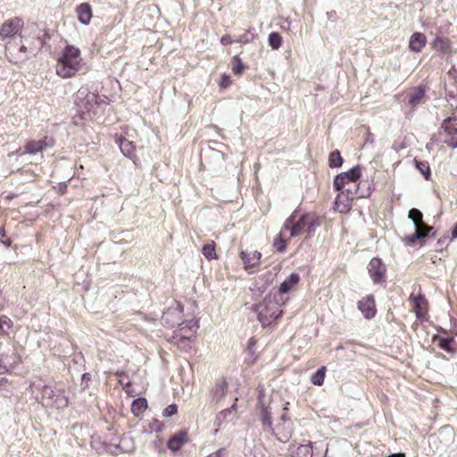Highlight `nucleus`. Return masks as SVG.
<instances>
[{"mask_svg":"<svg viewBox=\"0 0 457 457\" xmlns=\"http://www.w3.org/2000/svg\"><path fill=\"white\" fill-rule=\"evenodd\" d=\"M280 420L283 422H286V421H287L289 420V418L287 417V415L286 413H284V414L281 415Z\"/></svg>","mask_w":457,"mask_h":457,"instance_id":"obj_49","label":"nucleus"},{"mask_svg":"<svg viewBox=\"0 0 457 457\" xmlns=\"http://www.w3.org/2000/svg\"><path fill=\"white\" fill-rule=\"evenodd\" d=\"M22 152H23V150L19 149V150H17V151L15 152V154H16V155H18V156H22L23 154H21V153H22Z\"/></svg>","mask_w":457,"mask_h":457,"instance_id":"obj_53","label":"nucleus"},{"mask_svg":"<svg viewBox=\"0 0 457 457\" xmlns=\"http://www.w3.org/2000/svg\"><path fill=\"white\" fill-rule=\"evenodd\" d=\"M223 452H224V449H219L216 452L209 454L207 457H221V454Z\"/></svg>","mask_w":457,"mask_h":457,"instance_id":"obj_46","label":"nucleus"},{"mask_svg":"<svg viewBox=\"0 0 457 457\" xmlns=\"http://www.w3.org/2000/svg\"><path fill=\"white\" fill-rule=\"evenodd\" d=\"M147 409V401L145 398L139 397L135 399L131 404V411L135 416H139Z\"/></svg>","mask_w":457,"mask_h":457,"instance_id":"obj_30","label":"nucleus"},{"mask_svg":"<svg viewBox=\"0 0 457 457\" xmlns=\"http://www.w3.org/2000/svg\"><path fill=\"white\" fill-rule=\"evenodd\" d=\"M181 323H183V325L179 326V331L181 332L180 335L182 337L187 339H189L190 337L193 336L199 328V323L197 320H189L185 322L181 320Z\"/></svg>","mask_w":457,"mask_h":457,"instance_id":"obj_26","label":"nucleus"},{"mask_svg":"<svg viewBox=\"0 0 457 457\" xmlns=\"http://www.w3.org/2000/svg\"><path fill=\"white\" fill-rule=\"evenodd\" d=\"M297 211H295L285 221V229L288 230V237H295L305 234L306 238L314 235L315 229L320 225L318 219L311 214L304 213L297 220Z\"/></svg>","mask_w":457,"mask_h":457,"instance_id":"obj_1","label":"nucleus"},{"mask_svg":"<svg viewBox=\"0 0 457 457\" xmlns=\"http://www.w3.org/2000/svg\"><path fill=\"white\" fill-rule=\"evenodd\" d=\"M427 38L423 33L415 32L411 36L409 48L411 52L420 53L426 46Z\"/></svg>","mask_w":457,"mask_h":457,"instance_id":"obj_18","label":"nucleus"},{"mask_svg":"<svg viewBox=\"0 0 457 457\" xmlns=\"http://www.w3.org/2000/svg\"><path fill=\"white\" fill-rule=\"evenodd\" d=\"M268 40H269L270 46L274 50H277L281 46L282 37H281L280 34L278 32H271L269 35Z\"/></svg>","mask_w":457,"mask_h":457,"instance_id":"obj_36","label":"nucleus"},{"mask_svg":"<svg viewBox=\"0 0 457 457\" xmlns=\"http://www.w3.org/2000/svg\"><path fill=\"white\" fill-rule=\"evenodd\" d=\"M452 237L457 238V223L454 225L453 231H452Z\"/></svg>","mask_w":457,"mask_h":457,"instance_id":"obj_48","label":"nucleus"},{"mask_svg":"<svg viewBox=\"0 0 457 457\" xmlns=\"http://www.w3.org/2000/svg\"><path fill=\"white\" fill-rule=\"evenodd\" d=\"M6 370L5 367H0V373H4V371Z\"/></svg>","mask_w":457,"mask_h":457,"instance_id":"obj_54","label":"nucleus"},{"mask_svg":"<svg viewBox=\"0 0 457 457\" xmlns=\"http://www.w3.org/2000/svg\"><path fill=\"white\" fill-rule=\"evenodd\" d=\"M257 406H258V408H260V411H263V409H270V405L267 404L265 403V401H264V395H262V394H260L259 396H258Z\"/></svg>","mask_w":457,"mask_h":457,"instance_id":"obj_43","label":"nucleus"},{"mask_svg":"<svg viewBox=\"0 0 457 457\" xmlns=\"http://www.w3.org/2000/svg\"><path fill=\"white\" fill-rule=\"evenodd\" d=\"M80 50L71 45H67L62 49L56 64V73L68 79L74 76L80 69Z\"/></svg>","mask_w":457,"mask_h":457,"instance_id":"obj_2","label":"nucleus"},{"mask_svg":"<svg viewBox=\"0 0 457 457\" xmlns=\"http://www.w3.org/2000/svg\"><path fill=\"white\" fill-rule=\"evenodd\" d=\"M12 326V322L7 316L3 315L0 317V335L6 334Z\"/></svg>","mask_w":457,"mask_h":457,"instance_id":"obj_39","label":"nucleus"},{"mask_svg":"<svg viewBox=\"0 0 457 457\" xmlns=\"http://www.w3.org/2000/svg\"><path fill=\"white\" fill-rule=\"evenodd\" d=\"M23 21L19 17L7 20L0 27V40L15 36L21 30Z\"/></svg>","mask_w":457,"mask_h":457,"instance_id":"obj_11","label":"nucleus"},{"mask_svg":"<svg viewBox=\"0 0 457 457\" xmlns=\"http://www.w3.org/2000/svg\"><path fill=\"white\" fill-rule=\"evenodd\" d=\"M387 457H405L403 453H393Z\"/></svg>","mask_w":457,"mask_h":457,"instance_id":"obj_50","label":"nucleus"},{"mask_svg":"<svg viewBox=\"0 0 457 457\" xmlns=\"http://www.w3.org/2000/svg\"><path fill=\"white\" fill-rule=\"evenodd\" d=\"M260 420L262 422L263 431L270 432L271 435L275 436L278 441L285 443L291 436L290 433L279 436V434L275 431L272 428V416L270 409H263V411H260Z\"/></svg>","mask_w":457,"mask_h":457,"instance_id":"obj_13","label":"nucleus"},{"mask_svg":"<svg viewBox=\"0 0 457 457\" xmlns=\"http://www.w3.org/2000/svg\"><path fill=\"white\" fill-rule=\"evenodd\" d=\"M366 183L367 182H361L358 186H356L354 183L346 185L343 190H339L341 193L337 196L335 204L337 205V207L342 204L345 209H347L354 196L365 197L369 195L370 194V187L368 188L367 194L364 192H360V185Z\"/></svg>","mask_w":457,"mask_h":457,"instance_id":"obj_4","label":"nucleus"},{"mask_svg":"<svg viewBox=\"0 0 457 457\" xmlns=\"http://www.w3.org/2000/svg\"><path fill=\"white\" fill-rule=\"evenodd\" d=\"M240 258L242 259L245 269L249 270L256 267L260 263L262 253L259 251H241Z\"/></svg>","mask_w":457,"mask_h":457,"instance_id":"obj_16","label":"nucleus"},{"mask_svg":"<svg viewBox=\"0 0 457 457\" xmlns=\"http://www.w3.org/2000/svg\"><path fill=\"white\" fill-rule=\"evenodd\" d=\"M253 37H254L253 34L245 32L239 37L238 42H240L242 44H247V43L252 42L253 40Z\"/></svg>","mask_w":457,"mask_h":457,"instance_id":"obj_42","label":"nucleus"},{"mask_svg":"<svg viewBox=\"0 0 457 457\" xmlns=\"http://www.w3.org/2000/svg\"><path fill=\"white\" fill-rule=\"evenodd\" d=\"M89 378H90V375L88 373H85L82 376V379H89Z\"/></svg>","mask_w":457,"mask_h":457,"instance_id":"obj_52","label":"nucleus"},{"mask_svg":"<svg viewBox=\"0 0 457 457\" xmlns=\"http://www.w3.org/2000/svg\"><path fill=\"white\" fill-rule=\"evenodd\" d=\"M67 189V184L66 183H60L58 185V190L61 194H64Z\"/></svg>","mask_w":457,"mask_h":457,"instance_id":"obj_47","label":"nucleus"},{"mask_svg":"<svg viewBox=\"0 0 457 457\" xmlns=\"http://www.w3.org/2000/svg\"><path fill=\"white\" fill-rule=\"evenodd\" d=\"M245 69V66L238 56H234L232 60V71L235 74L240 75Z\"/></svg>","mask_w":457,"mask_h":457,"instance_id":"obj_40","label":"nucleus"},{"mask_svg":"<svg viewBox=\"0 0 457 457\" xmlns=\"http://www.w3.org/2000/svg\"><path fill=\"white\" fill-rule=\"evenodd\" d=\"M54 141L52 138L46 137L42 140H29L25 145L23 152L21 154H30L36 155L37 154H42L47 148L53 147Z\"/></svg>","mask_w":457,"mask_h":457,"instance_id":"obj_9","label":"nucleus"},{"mask_svg":"<svg viewBox=\"0 0 457 457\" xmlns=\"http://www.w3.org/2000/svg\"><path fill=\"white\" fill-rule=\"evenodd\" d=\"M249 344H250V345H253V344H254V342H253V338H251V339L249 340Z\"/></svg>","mask_w":457,"mask_h":457,"instance_id":"obj_55","label":"nucleus"},{"mask_svg":"<svg viewBox=\"0 0 457 457\" xmlns=\"http://www.w3.org/2000/svg\"><path fill=\"white\" fill-rule=\"evenodd\" d=\"M438 346L447 353H451V344L453 342V337H438Z\"/></svg>","mask_w":457,"mask_h":457,"instance_id":"obj_38","label":"nucleus"},{"mask_svg":"<svg viewBox=\"0 0 457 457\" xmlns=\"http://www.w3.org/2000/svg\"><path fill=\"white\" fill-rule=\"evenodd\" d=\"M152 429L155 431H161L162 430V425L158 420H154L153 425L151 426Z\"/></svg>","mask_w":457,"mask_h":457,"instance_id":"obj_45","label":"nucleus"},{"mask_svg":"<svg viewBox=\"0 0 457 457\" xmlns=\"http://www.w3.org/2000/svg\"><path fill=\"white\" fill-rule=\"evenodd\" d=\"M429 440L436 441V438L435 437H429Z\"/></svg>","mask_w":457,"mask_h":457,"instance_id":"obj_56","label":"nucleus"},{"mask_svg":"<svg viewBox=\"0 0 457 457\" xmlns=\"http://www.w3.org/2000/svg\"><path fill=\"white\" fill-rule=\"evenodd\" d=\"M76 12L79 22L85 25L89 24L92 18V9L88 4L84 3L79 4L76 9Z\"/></svg>","mask_w":457,"mask_h":457,"instance_id":"obj_23","label":"nucleus"},{"mask_svg":"<svg viewBox=\"0 0 457 457\" xmlns=\"http://www.w3.org/2000/svg\"><path fill=\"white\" fill-rule=\"evenodd\" d=\"M416 168L420 171V173L424 176L425 179H429L430 178V168L427 162H420L414 160Z\"/></svg>","mask_w":457,"mask_h":457,"instance_id":"obj_37","label":"nucleus"},{"mask_svg":"<svg viewBox=\"0 0 457 457\" xmlns=\"http://www.w3.org/2000/svg\"><path fill=\"white\" fill-rule=\"evenodd\" d=\"M361 174V167L356 165L348 171L337 175L333 183L335 190H343L346 185L355 183L360 179Z\"/></svg>","mask_w":457,"mask_h":457,"instance_id":"obj_8","label":"nucleus"},{"mask_svg":"<svg viewBox=\"0 0 457 457\" xmlns=\"http://www.w3.org/2000/svg\"><path fill=\"white\" fill-rule=\"evenodd\" d=\"M455 119L448 117L444 120L441 125L440 135L444 137L443 142L452 148H457V122L453 123Z\"/></svg>","mask_w":457,"mask_h":457,"instance_id":"obj_7","label":"nucleus"},{"mask_svg":"<svg viewBox=\"0 0 457 457\" xmlns=\"http://www.w3.org/2000/svg\"><path fill=\"white\" fill-rule=\"evenodd\" d=\"M75 104L84 112H91L98 104V96L88 91L87 87H81L76 93Z\"/></svg>","mask_w":457,"mask_h":457,"instance_id":"obj_5","label":"nucleus"},{"mask_svg":"<svg viewBox=\"0 0 457 457\" xmlns=\"http://www.w3.org/2000/svg\"><path fill=\"white\" fill-rule=\"evenodd\" d=\"M369 274L375 284H380L386 278V265L379 258H372L368 265Z\"/></svg>","mask_w":457,"mask_h":457,"instance_id":"obj_12","label":"nucleus"},{"mask_svg":"<svg viewBox=\"0 0 457 457\" xmlns=\"http://www.w3.org/2000/svg\"><path fill=\"white\" fill-rule=\"evenodd\" d=\"M411 299L413 301L414 312L418 319H422L425 316L423 312L426 304V299L423 295H420L417 296L411 295Z\"/></svg>","mask_w":457,"mask_h":457,"instance_id":"obj_29","label":"nucleus"},{"mask_svg":"<svg viewBox=\"0 0 457 457\" xmlns=\"http://www.w3.org/2000/svg\"><path fill=\"white\" fill-rule=\"evenodd\" d=\"M230 78L228 76L224 75L220 81V87H227L230 84Z\"/></svg>","mask_w":457,"mask_h":457,"instance_id":"obj_44","label":"nucleus"},{"mask_svg":"<svg viewBox=\"0 0 457 457\" xmlns=\"http://www.w3.org/2000/svg\"><path fill=\"white\" fill-rule=\"evenodd\" d=\"M118 143L121 153L136 162V145L133 141L120 137Z\"/></svg>","mask_w":457,"mask_h":457,"instance_id":"obj_19","label":"nucleus"},{"mask_svg":"<svg viewBox=\"0 0 457 457\" xmlns=\"http://www.w3.org/2000/svg\"><path fill=\"white\" fill-rule=\"evenodd\" d=\"M433 47L443 53H446L451 49V42L448 38L437 37L433 42Z\"/></svg>","mask_w":457,"mask_h":457,"instance_id":"obj_32","label":"nucleus"},{"mask_svg":"<svg viewBox=\"0 0 457 457\" xmlns=\"http://www.w3.org/2000/svg\"><path fill=\"white\" fill-rule=\"evenodd\" d=\"M343 164V158L338 150L332 151L328 155V165L330 168H339Z\"/></svg>","mask_w":457,"mask_h":457,"instance_id":"obj_33","label":"nucleus"},{"mask_svg":"<svg viewBox=\"0 0 457 457\" xmlns=\"http://www.w3.org/2000/svg\"><path fill=\"white\" fill-rule=\"evenodd\" d=\"M289 453L293 457H312V445L310 442L304 445H292Z\"/></svg>","mask_w":457,"mask_h":457,"instance_id":"obj_17","label":"nucleus"},{"mask_svg":"<svg viewBox=\"0 0 457 457\" xmlns=\"http://www.w3.org/2000/svg\"><path fill=\"white\" fill-rule=\"evenodd\" d=\"M280 301L281 300L278 298L276 294L268 295L262 302L253 307L262 327L270 325L281 316L283 311L279 303Z\"/></svg>","mask_w":457,"mask_h":457,"instance_id":"obj_3","label":"nucleus"},{"mask_svg":"<svg viewBox=\"0 0 457 457\" xmlns=\"http://www.w3.org/2000/svg\"><path fill=\"white\" fill-rule=\"evenodd\" d=\"M300 280V277L297 273H291L279 286L278 298L282 300V294L288 293L291 288L295 286Z\"/></svg>","mask_w":457,"mask_h":457,"instance_id":"obj_20","label":"nucleus"},{"mask_svg":"<svg viewBox=\"0 0 457 457\" xmlns=\"http://www.w3.org/2000/svg\"><path fill=\"white\" fill-rule=\"evenodd\" d=\"M221 43L225 45V44L229 43V41H228V39L227 38V37H223L221 38Z\"/></svg>","mask_w":457,"mask_h":457,"instance_id":"obj_51","label":"nucleus"},{"mask_svg":"<svg viewBox=\"0 0 457 457\" xmlns=\"http://www.w3.org/2000/svg\"><path fill=\"white\" fill-rule=\"evenodd\" d=\"M44 399L51 401L49 404H53L57 408L64 407L68 404L66 397L61 389L54 388L51 386H45L42 390Z\"/></svg>","mask_w":457,"mask_h":457,"instance_id":"obj_10","label":"nucleus"},{"mask_svg":"<svg viewBox=\"0 0 457 457\" xmlns=\"http://www.w3.org/2000/svg\"><path fill=\"white\" fill-rule=\"evenodd\" d=\"M358 309L366 319H371L376 314L375 300L371 295H367L358 302Z\"/></svg>","mask_w":457,"mask_h":457,"instance_id":"obj_15","label":"nucleus"},{"mask_svg":"<svg viewBox=\"0 0 457 457\" xmlns=\"http://www.w3.org/2000/svg\"><path fill=\"white\" fill-rule=\"evenodd\" d=\"M187 442V433L186 431H180L172 436L168 443L167 446L170 450L176 452L179 451L181 446Z\"/></svg>","mask_w":457,"mask_h":457,"instance_id":"obj_21","label":"nucleus"},{"mask_svg":"<svg viewBox=\"0 0 457 457\" xmlns=\"http://www.w3.org/2000/svg\"><path fill=\"white\" fill-rule=\"evenodd\" d=\"M202 253L208 260L217 259L215 243L212 241L211 244L204 245L202 248Z\"/></svg>","mask_w":457,"mask_h":457,"instance_id":"obj_35","label":"nucleus"},{"mask_svg":"<svg viewBox=\"0 0 457 457\" xmlns=\"http://www.w3.org/2000/svg\"><path fill=\"white\" fill-rule=\"evenodd\" d=\"M183 306L179 302H174L166 311L163 312L162 316V322L169 328L175 326H181Z\"/></svg>","mask_w":457,"mask_h":457,"instance_id":"obj_6","label":"nucleus"},{"mask_svg":"<svg viewBox=\"0 0 457 457\" xmlns=\"http://www.w3.org/2000/svg\"><path fill=\"white\" fill-rule=\"evenodd\" d=\"M326 367L322 366L312 375L311 382L315 386H321L324 383Z\"/></svg>","mask_w":457,"mask_h":457,"instance_id":"obj_34","label":"nucleus"},{"mask_svg":"<svg viewBox=\"0 0 457 457\" xmlns=\"http://www.w3.org/2000/svg\"><path fill=\"white\" fill-rule=\"evenodd\" d=\"M178 412V406L175 403L168 405L162 411L163 417H171Z\"/></svg>","mask_w":457,"mask_h":457,"instance_id":"obj_41","label":"nucleus"},{"mask_svg":"<svg viewBox=\"0 0 457 457\" xmlns=\"http://www.w3.org/2000/svg\"><path fill=\"white\" fill-rule=\"evenodd\" d=\"M228 389V384L225 378L218 379L210 390L211 403H218L224 399Z\"/></svg>","mask_w":457,"mask_h":457,"instance_id":"obj_14","label":"nucleus"},{"mask_svg":"<svg viewBox=\"0 0 457 457\" xmlns=\"http://www.w3.org/2000/svg\"><path fill=\"white\" fill-rule=\"evenodd\" d=\"M408 218L412 220L414 228H423L427 230H432L433 228L427 225L423 221V215L421 212L416 208H412L409 211Z\"/></svg>","mask_w":457,"mask_h":457,"instance_id":"obj_25","label":"nucleus"},{"mask_svg":"<svg viewBox=\"0 0 457 457\" xmlns=\"http://www.w3.org/2000/svg\"><path fill=\"white\" fill-rule=\"evenodd\" d=\"M429 231L430 230H427L426 228H415V232L412 235L407 237L405 238V241L407 242V244L411 245H414L417 240H420L428 237Z\"/></svg>","mask_w":457,"mask_h":457,"instance_id":"obj_31","label":"nucleus"},{"mask_svg":"<svg viewBox=\"0 0 457 457\" xmlns=\"http://www.w3.org/2000/svg\"><path fill=\"white\" fill-rule=\"evenodd\" d=\"M237 398L235 399V403L232 404L231 407L222 410L221 411L217 413L213 422L214 426L220 427L222 424L227 422L228 417L237 411Z\"/></svg>","mask_w":457,"mask_h":457,"instance_id":"obj_27","label":"nucleus"},{"mask_svg":"<svg viewBox=\"0 0 457 457\" xmlns=\"http://www.w3.org/2000/svg\"><path fill=\"white\" fill-rule=\"evenodd\" d=\"M14 48L15 47L12 44L6 45L5 50H6L7 54H10L11 57L14 59V62L25 61L27 59V55H26L27 47L24 46H20L17 54L14 53V50H15Z\"/></svg>","mask_w":457,"mask_h":457,"instance_id":"obj_28","label":"nucleus"},{"mask_svg":"<svg viewBox=\"0 0 457 457\" xmlns=\"http://www.w3.org/2000/svg\"><path fill=\"white\" fill-rule=\"evenodd\" d=\"M424 96L425 89L421 86L416 87L407 95L408 104L414 108L421 104Z\"/></svg>","mask_w":457,"mask_h":457,"instance_id":"obj_22","label":"nucleus"},{"mask_svg":"<svg viewBox=\"0 0 457 457\" xmlns=\"http://www.w3.org/2000/svg\"><path fill=\"white\" fill-rule=\"evenodd\" d=\"M291 237H288V230L285 229V224L283 225L279 234L278 237L274 239L273 242V247L280 253H283L287 249V242Z\"/></svg>","mask_w":457,"mask_h":457,"instance_id":"obj_24","label":"nucleus"}]
</instances>
